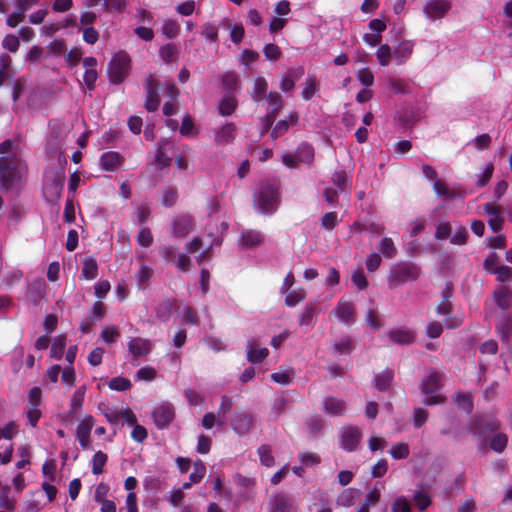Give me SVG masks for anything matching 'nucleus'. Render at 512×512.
<instances>
[{
  "instance_id": "nucleus-34",
  "label": "nucleus",
  "mask_w": 512,
  "mask_h": 512,
  "mask_svg": "<svg viewBox=\"0 0 512 512\" xmlns=\"http://www.w3.org/2000/svg\"><path fill=\"white\" fill-rule=\"evenodd\" d=\"M394 372L391 369H386L383 372L376 374L374 385L379 391H387L393 381Z\"/></svg>"
},
{
  "instance_id": "nucleus-45",
  "label": "nucleus",
  "mask_w": 512,
  "mask_h": 512,
  "mask_svg": "<svg viewBox=\"0 0 512 512\" xmlns=\"http://www.w3.org/2000/svg\"><path fill=\"white\" fill-rule=\"evenodd\" d=\"M66 346V336L65 335H58L54 342L52 343L50 355L51 357L60 360L64 354Z\"/></svg>"
},
{
  "instance_id": "nucleus-59",
  "label": "nucleus",
  "mask_w": 512,
  "mask_h": 512,
  "mask_svg": "<svg viewBox=\"0 0 512 512\" xmlns=\"http://www.w3.org/2000/svg\"><path fill=\"white\" fill-rule=\"evenodd\" d=\"M377 59L381 66H387L392 57L391 49L387 44L380 45L376 52Z\"/></svg>"
},
{
  "instance_id": "nucleus-30",
  "label": "nucleus",
  "mask_w": 512,
  "mask_h": 512,
  "mask_svg": "<svg viewBox=\"0 0 512 512\" xmlns=\"http://www.w3.org/2000/svg\"><path fill=\"white\" fill-rule=\"evenodd\" d=\"M314 148L309 143H301L296 151L294 157L291 155H283L282 160H313Z\"/></svg>"
},
{
  "instance_id": "nucleus-57",
  "label": "nucleus",
  "mask_w": 512,
  "mask_h": 512,
  "mask_svg": "<svg viewBox=\"0 0 512 512\" xmlns=\"http://www.w3.org/2000/svg\"><path fill=\"white\" fill-rule=\"evenodd\" d=\"M321 226L328 231L333 230L338 225V217L336 212H327L325 213L321 220Z\"/></svg>"
},
{
  "instance_id": "nucleus-40",
  "label": "nucleus",
  "mask_w": 512,
  "mask_h": 512,
  "mask_svg": "<svg viewBox=\"0 0 512 512\" xmlns=\"http://www.w3.org/2000/svg\"><path fill=\"white\" fill-rule=\"evenodd\" d=\"M82 276L87 280H93L98 275V264L97 261L92 258H85L82 267Z\"/></svg>"
},
{
  "instance_id": "nucleus-31",
  "label": "nucleus",
  "mask_w": 512,
  "mask_h": 512,
  "mask_svg": "<svg viewBox=\"0 0 512 512\" xmlns=\"http://www.w3.org/2000/svg\"><path fill=\"white\" fill-rule=\"evenodd\" d=\"M414 44L412 41L405 40L399 43L393 52V57L397 60L398 64L404 63L412 55Z\"/></svg>"
},
{
  "instance_id": "nucleus-1",
  "label": "nucleus",
  "mask_w": 512,
  "mask_h": 512,
  "mask_svg": "<svg viewBox=\"0 0 512 512\" xmlns=\"http://www.w3.org/2000/svg\"><path fill=\"white\" fill-rule=\"evenodd\" d=\"M256 209L267 215L274 214L281 203V190L276 182L265 181L253 194Z\"/></svg>"
},
{
  "instance_id": "nucleus-38",
  "label": "nucleus",
  "mask_w": 512,
  "mask_h": 512,
  "mask_svg": "<svg viewBox=\"0 0 512 512\" xmlns=\"http://www.w3.org/2000/svg\"><path fill=\"white\" fill-rule=\"evenodd\" d=\"M16 11L10 14L6 20L9 27H16L24 18V13L30 8L25 6L24 1H17Z\"/></svg>"
},
{
  "instance_id": "nucleus-44",
  "label": "nucleus",
  "mask_w": 512,
  "mask_h": 512,
  "mask_svg": "<svg viewBox=\"0 0 512 512\" xmlns=\"http://www.w3.org/2000/svg\"><path fill=\"white\" fill-rule=\"evenodd\" d=\"M483 423V416H475L467 426L468 432L479 438L484 437L486 435V431Z\"/></svg>"
},
{
  "instance_id": "nucleus-29",
  "label": "nucleus",
  "mask_w": 512,
  "mask_h": 512,
  "mask_svg": "<svg viewBox=\"0 0 512 512\" xmlns=\"http://www.w3.org/2000/svg\"><path fill=\"white\" fill-rule=\"evenodd\" d=\"M236 126L234 123H226L215 133V142L219 145L227 144L234 140Z\"/></svg>"
},
{
  "instance_id": "nucleus-16",
  "label": "nucleus",
  "mask_w": 512,
  "mask_h": 512,
  "mask_svg": "<svg viewBox=\"0 0 512 512\" xmlns=\"http://www.w3.org/2000/svg\"><path fill=\"white\" fill-rule=\"evenodd\" d=\"M65 173L62 170L50 183L45 186L44 195L47 201L56 203L61 198Z\"/></svg>"
},
{
  "instance_id": "nucleus-18",
  "label": "nucleus",
  "mask_w": 512,
  "mask_h": 512,
  "mask_svg": "<svg viewBox=\"0 0 512 512\" xmlns=\"http://www.w3.org/2000/svg\"><path fill=\"white\" fill-rule=\"evenodd\" d=\"M194 221L191 215L177 216L173 221L172 234L176 238H183L193 230Z\"/></svg>"
},
{
  "instance_id": "nucleus-35",
  "label": "nucleus",
  "mask_w": 512,
  "mask_h": 512,
  "mask_svg": "<svg viewBox=\"0 0 512 512\" xmlns=\"http://www.w3.org/2000/svg\"><path fill=\"white\" fill-rule=\"evenodd\" d=\"M453 400L459 409L467 413H470L473 410V401L470 393L456 391L453 395Z\"/></svg>"
},
{
  "instance_id": "nucleus-54",
  "label": "nucleus",
  "mask_w": 512,
  "mask_h": 512,
  "mask_svg": "<svg viewBox=\"0 0 512 512\" xmlns=\"http://www.w3.org/2000/svg\"><path fill=\"white\" fill-rule=\"evenodd\" d=\"M120 337V332L116 326H106L102 329L101 339L108 343H114Z\"/></svg>"
},
{
  "instance_id": "nucleus-20",
  "label": "nucleus",
  "mask_w": 512,
  "mask_h": 512,
  "mask_svg": "<svg viewBox=\"0 0 512 512\" xmlns=\"http://www.w3.org/2000/svg\"><path fill=\"white\" fill-rule=\"evenodd\" d=\"M268 355V349L266 347H259L254 338L247 341L246 357L249 362L253 364L261 363Z\"/></svg>"
},
{
  "instance_id": "nucleus-50",
  "label": "nucleus",
  "mask_w": 512,
  "mask_h": 512,
  "mask_svg": "<svg viewBox=\"0 0 512 512\" xmlns=\"http://www.w3.org/2000/svg\"><path fill=\"white\" fill-rule=\"evenodd\" d=\"M131 381L128 378L117 376L108 382V387L114 391H126L131 388Z\"/></svg>"
},
{
  "instance_id": "nucleus-47",
  "label": "nucleus",
  "mask_w": 512,
  "mask_h": 512,
  "mask_svg": "<svg viewBox=\"0 0 512 512\" xmlns=\"http://www.w3.org/2000/svg\"><path fill=\"white\" fill-rule=\"evenodd\" d=\"M108 456L102 451H97L92 458V473L99 475L103 473L104 466L106 465Z\"/></svg>"
},
{
  "instance_id": "nucleus-10",
  "label": "nucleus",
  "mask_w": 512,
  "mask_h": 512,
  "mask_svg": "<svg viewBox=\"0 0 512 512\" xmlns=\"http://www.w3.org/2000/svg\"><path fill=\"white\" fill-rule=\"evenodd\" d=\"M153 421L158 429L167 428L175 418V410L172 404L163 403L152 412Z\"/></svg>"
},
{
  "instance_id": "nucleus-49",
  "label": "nucleus",
  "mask_w": 512,
  "mask_h": 512,
  "mask_svg": "<svg viewBox=\"0 0 512 512\" xmlns=\"http://www.w3.org/2000/svg\"><path fill=\"white\" fill-rule=\"evenodd\" d=\"M318 83L312 76L306 78L305 86L302 90V98L306 101L312 99L317 91Z\"/></svg>"
},
{
  "instance_id": "nucleus-42",
  "label": "nucleus",
  "mask_w": 512,
  "mask_h": 512,
  "mask_svg": "<svg viewBox=\"0 0 512 512\" xmlns=\"http://www.w3.org/2000/svg\"><path fill=\"white\" fill-rule=\"evenodd\" d=\"M179 50L173 43H167L160 47L159 56L165 63H170L173 61H177V55Z\"/></svg>"
},
{
  "instance_id": "nucleus-46",
  "label": "nucleus",
  "mask_w": 512,
  "mask_h": 512,
  "mask_svg": "<svg viewBox=\"0 0 512 512\" xmlns=\"http://www.w3.org/2000/svg\"><path fill=\"white\" fill-rule=\"evenodd\" d=\"M508 443V436L505 433H496L490 440V448L496 453H502Z\"/></svg>"
},
{
  "instance_id": "nucleus-36",
  "label": "nucleus",
  "mask_w": 512,
  "mask_h": 512,
  "mask_svg": "<svg viewBox=\"0 0 512 512\" xmlns=\"http://www.w3.org/2000/svg\"><path fill=\"white\" fill-rule=\"evenodd\" d=\"M377 249L386 259H393L397 255V248L390 237H384L377 245Z\"/></svg>"
},
{
  "instance_id": "nucleus-3",
  "label": "nucleus",
  "mask_w": 512,
  "mask_h": 512,
  "mask_svg": "<svg viewBox=\"0 0 512 512\" xmlns=\"http://www.w3.org/2000/svg\"><path fill=\"white\" fill-rule=\"evenodd\" d=\"M131 70V58L125 51L116 53L108 66V76L111 84L122 83Z\"/></svg>"
},
{
  "instance_id": "nucleus-24",
  "label": "nucleus",
  "mask_w": 512,
  "mask_h": 512,
  "mask_svg": "<svg viewBox=\"0 0 512 512\" xmlns=\"http://www.w3.org/2000/svg\"><path fill=\"white\" fill-rule=\"evenodd\" d=\"M318 303L316 301L308 302L301 314L299 315L300 326H313L315 324V318L318 315Z\"/></svg>"
},
{
  "instance_id": "nucleus-58",
  "label": "nucleus",
  "mask_w": 512,
  "mask_h": 512,
  "mask_svg": "<svg viewBox=\"0 0 512 512\" xmlns=\"http://www.w3.org/2000/svg\"><path fill=\"white\" fill-rule=\"evenodd\" d=\"M137 242L142 247H150L153 243V235L148 227H142L137 236Z\"/></svg>"
},
{
  "instance_id": "nucleus-48",
  "label": "nucleus",
  "mask_w": 512,
  "mask_h": 512,
  "mask_svg": "<svg viewBox=\"0 0 512 512\" xmlns=\"http://www.w3.org/2000/svg\"><path fill=\"white\" fill-rule=\"evenodd\" d=\"M162 33L168 38L173 39L177 37L180 33V25L177 21L172 19L164 20L162 26Z\"/></svg>"
},
{
  "instance_id": "nucleus-13",
  "label": "nucleus",
  "mask_w": 512,
  "mask_h": 512,
  "mask_svg": "<svg viewBox=\"0 0 512 512\" xmlns=\"http://www.w3.org/2000/svg\"><path fill=\"white\" fill-rule=\"evenodd\" d=\"M253 424V417L245 411H237L231 419V428L240 436L249 432Z\"/></svg>"
},
{
  "instance_id": "nucleus-56",
  "label": "nucleus",
  "mask_w": 512,
  "mask_h": 512,
  "mask_svg": "<svg viewBox=\"0 0 512 512\" xmlns=\"http://www.w3.org/2000/svg\"><path fill=\"white\" fill-rule=\"evenodd\" d=\"M258 454L260 457V461L263 465L267 467H271L274 465V457L271 452V448L268 445H261L258 448Z\"/></svg>"
},
{
  "instance_id": "nucleus-19",
  "label": "nucleus",
  "mask_w": 512,
  "mask_h": 512,
  "mask_svg": "<svg viewBox=\"0 0 512 512\" xmlns=\"http://www.w3.org/2000/svg\"><path fill=\"white\" fill-rule=\"evenodd\" d=\"M322 410L329 416H342L346 410V403L334 396H326L322 400Z\"/></svg>"
},
{
  "instance_id": "nucleus-41",
  "label": "nucleus",
  "mask_w": 512,
  "mask_h": 512,
  "mask_svg": "<svg viewBox=\"0 0 512 512\" xmlns=\"http://www.w3.org/2000/svg\"><path fill=\"white\" fill-rule=\"evenodd\" d=\"M306 296L307 294L304 288L291 290L286 293L285 305L287 307H295L297 304L303 302L306 299Z\"/></svg>"
},
{
  "instance_id": "nucleus-15",
  "label": "nucleus",
  "mask_w": 512,
  "mask_h": 512,
  "mask_svg": "<svg viewBox=\"0 0 512 512\" xmlns=\"http://www.w3.org/2000/svg\"><path fill=\"white\" fill-rule=\"evenodd\" d=\"M128 350L133 359L137 360L140 357H145L150 354L152 343L148 339L133 337L128 342Z\"/></svg>"
},
{
  "instance_id": "nucleus-4",
  "label": "nucleus",
  "mask_w": 512,
  "mask_h": 512,
  "mask_svg": "<svg viewBox=\"0 0 512 512\" xmlns=\"http://www.w3.org/2000/svg\"><path fill=\"white\" fill-rule=\"evenodd\" d=\"M24 176V169L19 162H0V188L9 191L20 183Z\"/></svg>"
},
{
  "instance_id": "nucleus-32",
  "label": "nucleus",
  "mask_w": 512,
  "mask_h": 512,
  "mask_svg": "<svg viewBox=\"0 0 512 512\" xmlns=\"http://www.w3.org/2000/svg\"><path fill=\"white\" fill-rule=\"evenodd\" d=\"M494 300L498 308L502 311H507L511 306L512 292L508 288H501L498 291H495Z\"/></svg>"
},
{
  "instance_id": "nucleus-27",
  "label": "nucleus",
  "mask_w": 512,
  "mask_h": 512,
  "mask_svg": "<svg viewBox=\"0 0 512 512\" xmlns=\"http://www.w3.org/2000/svg\"><path fill=\"white\" fill-rule=\"evenodd\" d=\"M0 154V160H17L21 156L18 143L10 139L0 143Z\"/></svg>"
},
{
  "instance_id": "nucleus-21",
  "label": "nucleus",
  "mask_w": 512,
  "mask_h": 512,
  "mask_svg": "<svg viewBox=\"0 0 512 512\" xmlns=\"http://www.w3.org/2000/svg\"><path fill=\"white\" fill-rule=\"evenodd\" d=\"M496 333L502 342L508 343L512 333V313H503L495 326Z\"/></svg>"
},
{
  "instance_id": "nucleus-25",
  "label": "nucleus",
  "mask_w": 512,
  "mask_h": 512,
  "mask_svg": "<svg viewBox=\"0 0 512 512\" xmlns=\"http://www.w3.org/2000/svg\"><path fill=\"white\" fill-rule=\"evenodd\" d=\"M304 74V69L299 67L297 69H289L286 74L282 75L280 88L284 93H288L295 88V79Z\"/></svg>"
},
{
  "instance_id": "nucleus-26",
  "label": "nucleus",
  "mask_w": 512,
  "mask_h": 512,
  "mask_svg": "<svg viewBox=\"0 0 512 512\" xmlns=\"http://www.w3.org/2000/svg\"><path fill=\"white\" fill-rule=\"evenodd\" d=\"M339 320L348 324L354 319V306L351 301L340 299L335 308Z\"/></svg>"
},
{
  "instance_id": "nucleus-53",
  "label": "nucleus",
  "mask_w": 512,
  "mask_h": 512,
  "mask_svg": "<svg viewBox=\"0 0 512 512\" xmlns=\"http://www.w3.org/2000/svg\"><path fill=\"white\" fill-rule=\"evenodd\" d=\"M85 398V388L79 387L74 393L70 401V410L75 413L83 405Z\"/></svg>"
},
{
  "instance_id": "nucleus-61",
  "label": "nucleus",
  "mask_w": 512,
  "mask_h": 512,
  "mask_svg": "<svg viewBox=\"0 0 512 512\" xmlns=\"http://www.w3.org/2000/svg\"><path fill=\"white\" fill-rule=\"evenodd\" d=\"M428 419V411L424 408L418 407L414 409L413 424L415 428L422 427Z\"/></svg>"
},
{
  "instance_id": "nucleus-39",
  "label": "nucleus",
  "mask_w": 512,
  "mask_h": 512,
  "mask_svg": "<svg viewBox=\"0 0 512 512\" xmlns=\"http://www.w3.org/2000/svg\"><path fill=\"white\" fill-rule=\"evenodd\" d=\"M355 345L350 336H344L334 343V353L339 355H350Z\"/></svg>"
},
{
  "instance_id": "nucleus-43",
  "label": "nucleus",
  "mask_w": 512,
  "mask_h": 512,
  "mask_svg": "<svg viewBox=\"0 0 512 512\" xmlns=\"http://www.w3.org/2000/svg\"><path fill=\"white\" fill-rule=\"evenodd\" d=\"M237 107V100L232 96H224L218 105L219 114L222 116L231 115Z\"/></svg>"
},
{
  "instance_id": "nucleus-60",
  "label": "nucleus",
  "mask_w": 512,
  "mask_h": 512,
  "mask_svg": "<svg viewBox=\"0 0 512 512\" xmlns=\"http://www.w3.org/2000/svg\"><path fill=\"white\" fill-rule=\"evenodd\" d=\"M206 473V467L201 460L194 463V471L190 474L191 483H199Z\"/></svg>"
},
{
  "instance_id": "nucleus-62",
  "label": "nucleus",
  "mask_w": 512,
  "mask_h": 512,
  "mask_svg": "<svg viewBox=\"0 0 512 512\" xmlns=\"http://www.w3.org/2000/svg\"><path fill=\"white\" fill-rule=\"evenodd\" d=\"M299 460L305 466H314L321 462V457L316 453L303 452L299 455Z\"/></svg>"
},
{
  "instance_id": "nucleus-17",
  "label": "nucleus",
  "mask_w": 512,
  "mask_h": 512,
  "mask_svg": "<svg viewBox=\"0 0 512 512\" xmlns=\"http://www.w3.org/2000/svg\"><path fill=\"white\" fill-rule=\"evenodd\" d=\"M266 100L268 101V110L265 122L267 126H271L283 106V99L278 92H270L266 96Z\"/></svg>"
},
{
  "instance_id": "nucleus-64",
  "label": "nucleus",
  "mask_w": 512,
  "mask_h": 512,
  "mask_svg": "<svg viewBox=\"0 0 512 512\" xmlns=\"http://www.w3.org/2000/svg\"><path fill=\"white\" fill-rule=\"evenodd\" d=\"M392 512H411V504L405 497H398L392 503Z\"/></svg>"
},
{
  "instance_id": "nucleus-28",
  "label": "nucleus",
  "mask_w": 512,
  "mask_h": 512,
  "mask_svg": "<svg viewBox=\"0 0 512 512\" xmlns=\"http://www.w3.org/2000/svg\"><path fill=\"white\" fill-rule=\"evenodd\" d=\"M298 122L297 112H291L287 119L279 120L271 131V137L276 139L287 132L290 125H295Z\"/></svg>"
},
{
  "instance_id": "nucleus-33",
  "label": "nucleus",
  "mask_w": 512,
  "mask_h": 512,
  "mask_svg": "<svg viewBox=\"0 0 512 512\" xmlns=\"http://www.w3.org/2000/svg\"><path fill=\"white\" fill-rule=\"evenodd\" d=\"M332 182L339 192H346L351 187V175L345 171H335L332 175Z\"/></svg>"
},
{
  "instance_id": "nucleus-14",
  "label": "nucleus",
  "mask_w": 512,
  "mask_h": 512,
  "mask_svg": "<svg viewBox=\"0 0 512 512\" xmlns=\"http://www.w3.org/2000/svg\"><path fill=\"white\" fill-rule=\"evenodd\" d=\"M387 336L397 345H410L416 340V333L412 329L402 326L399 328L391 329Z\"/></svg>"
},
{
  "instance_id": "nucleus-23",
  "label": "nucleus",
  "mask_w": 512,
  "mask_h": 512,
  "mask_svg": "<svg viewBox=\"0 0 512 512\" xmlns=\"http://www.w3.org/2000/svg\"><path fill=\"white\" fill-rule=\"evenodd\" d=\"M440 384L441 374L433 371L421 381L420 390L426 396L432 395L440 389Z\"/></svg>"
},
{
  "instance_id": "nucleus-37",
  "label": "nucleus",
  "mask_w": 512,
  "mask_h": 512,
  "mask_svg": "<svg viewBox=\"0 0 512 512\" xmlns=\"http://www.w3.org/2000/svg\"><path fill=\"white\" fill-rule=\"evenodd\" d=\"M268 89V83L263 77H258L254 81V88L251 92V97L254 101L260 102L266 99Z\"/></svg>"
},
{
  "instance_id": "nucleus-7",
  "label": "nucleus",
  "mask_w": 512,
  "mask_h": 512,
  "mask_svg": "<svg viewBox=\"0 0 512 512\" xmlns=\"http://www.w3.org/2000/svg\"><path fill=\"white\" fill-rule=\"evenodd\" d=\"M451 7V2L448 0H428L423 5V13L430 21H436L444 18Z\"/></svg>"
},
{
  "instance_id": "nucleus-9",
  "label": "nucleus",
  "mask_w": 512,
  "mask_h": 512,
  "mask_svg": "<svg viewBox=\"0 0 512 512\" xmlns=\"http://www.w3.org/2000/svg\"><path fill=\"white\" fill-rule=\"evenodd\" d=\"M361 437L362 433L358 427H343L340 431V446L346 452H353L357 449Z\"/></svg>"
},
{
  "instance_id": "nucleus-51",
  "label": "nucleus",
  "mask_w": 512,
  "mask_h": 512,
  "mask_svg": "<svg viewBox=\"0 0 512 512\" xmlns=\"http://www.w3.org/2000/svg\"><path fill=\"white\" fill-rule=\"evenodd\" d=\"M239 83V76L233 71L226 72L222 77V85L228 91L237 89Z\"/></svg>"
},
{
  "instance_id": "nucleus-52",
  "label": "nucleus",
  "mask_w": 512,
  "mask_h": 512,
  "mask_svg": "<svg viewBox=\"0 0 512 512\" xmlns=\"http://www.w3.org/2000/svg\"><path fill=\"white\" fill-rule=\"evenodd\" d=\"M388 89L395 94H407L408 86L404 80L398 78H389Z\"/></svg>"
},
{
  "instance_id": "nucleus-5",
  "label": "nucleus",
  "mask_w": 512,
  "mask_h": 512,
  "mask_svg": "<svg viewBox=\"0 0 512 512\" xmlns=\"http://www.w3.org/2000/svg\"><path fill=\"white\" fill-rule=\"evenodd\" d=\"M143 86L146 91L145 109L148 112L157 111L161 102L158 80L152 74H148L144 80Z\"/></svg>"
},
{
  "instance_id": "nucleus-22",
  "label": "nucleus",
  "mask_w": 512,
  "mask_h": 512,
  "mask_svg": "<svg viewBox=\"0 0 512 512\" xmlns=\"http://www.w3.org/2000/svg\"><path fill=\"white\" fill-rule=\"evenodd\" d=\"M239 241L243 248H254L263 244L264 235L258 230L245 229L240 233Z\"/></svg>"
},
{
  "instance_id": "nucleus-12",
  "label": "nucleus",
  "mask_w": 512,
  "mask_h": 512,
  "mask_svg": "<svg viewBox=\"0 0 512 512\" xmlns=\"http://www.w3.org/2000/svg\"><path fill=\"white\" fill-rule=\"evenodd\" d=\"M95 424L93 416L86 415L76 428V438L82 449H88L90 446L91 430Z\"/></svg>"
},
{
  "instance_id": "nucleus-63",
  "label": "nucleus",
  "mask_w": 512,
  "mask_h": 512,
  "mask_svg": "<svg viewBox=\"0 0 512 512\" xmlns=\"http://www.w3.org/2000/svg\"><path fill=\"white\" fill-rule=\"evenodd\" d=\"M357 78L365 87H370L374 83V75L369 68H362L357 72Z\"/></svg>"
},
{
  "instance_id": "nucleus-2",
  "label": "nucleus",
  "mask_w": 512,
  "mask_h": 512,
  "mask_svg": "<svg viewBox=\"0 0 512 512\" xmlns=\"http://www.w3.org/2000/svg\"><path fill=\"white\" fill-rule=\"evenodd\" d=\"M421 276L418 264L408 260L393 263L389 269L388 286L390 289L401 287L408 282L417 281Z\"/></svg>"
},
{
  "instance_id": "nucleus-11",
  "label": "nucleus",
  "mask_w": 512,
  "mask_h": 512,
  "mask_svg": "<svg viewBox=\"0 0 512 512\" xmlns=\"http://www.w3.org/2000/svg\"><path fill=\"white\" fill-rule=\"evenodd\" d=\"M50 129V136L47 142L48 149L55 150V155L52 156L53 158H57V160H61V158H63L65 160L63 152L61 150L58 151L60 141L65 133L64 125L56 121H51Z\"/></svg>"
},
{
  "instance_id": "nucleus-55",
  "label": "nucleus",
  "mask_w": 512,
  "mask_h": 512,
  "mask_svg": "<svg viewBox=\"0 0 512 512\" xmlns=\"http://www.w3.org/2000/svg\"><path fill=\"white\" fill-rule=\"evenodd\" d=\"M410 454L409 446L406 443H397L392 446L390 455L394 459H406Z\"/></svg>"
},
{
  "instance_id": "nucleus-6",
  "label": "nucleus",
  "mask_w": 512,
  "mask_h": 512,
  "mask_svg": "<svg viewBox=\"0 0 512 512\" xmlns=\"http://www.w3.org/2000/svg\"><path fill=\"white\" fill-rule=\"evenodd\" d=\"M452 296V290L447 285L442 291V301L437 305L436 312L439 316H447L445 319V326L448 329H455L461 325L460 319H452L449 316L453 311V304L450 302V298Z\"/></svg>"
},
{
  "instance_id": "nucleus-8",
  "label": "nucleus",
  "mask_w": 512,
  "mask_h": 512,
  "mask_svg": "<svg viewBox=\"0 0 512 512\" xmlns=\"http://www.w3.org/2000/svg\"><path fill=\"white\" fill-rule=\"evenodd\" d=\"M297 504L287 494L276 492L270 496L268 512H296Z\"/></svg>"
}]
</instances>
